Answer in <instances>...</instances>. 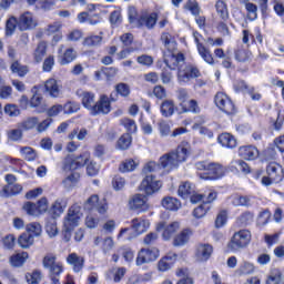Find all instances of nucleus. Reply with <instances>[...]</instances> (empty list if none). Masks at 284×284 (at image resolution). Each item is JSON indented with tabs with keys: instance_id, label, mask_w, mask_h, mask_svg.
Segmentation results:
<instances>
[{
	"instance_id": "nucleus-21",
	"label": "nucleus",
	"mask_w": 284,
	"mask_h": 284,
	"mask_svg": "<svg viewBox=\"0 0 284 284\" xmlns=\"http://www.w3.org/2000/svg\"><path fill=\"white\" fill-rule=\"evenodd\" d=\"M37 26V20L30 12H24L20 16L18 20V28L21 32H26V30H33Z\"/></svg>"
},
{
	"instance_id": "nucleus-45",
	"label": "nucleus",
	"mask_w": 284,
	"mask_h": 284,
	"mask_svg": "<svg viewBox=\"0 0 284 284\" xmlns=\"http://www.w3.org/2000/svg\"><path fill=\"white\" fill-rule=\"evenodd\" d=\"M245 10L247 12V18L250 21H256L258 19V7L252 2H246L245 3Z\"/></svg>"
},
{
	"instance_id": "nucleus-28",
	"label": "nucleus",
	"mask_w": 284,
	"mask_h": 284,
	"mask_svg": "<svg viewBox=\"0 0 284 284\" xmlns=\"http://www.w3.org/2000/svg\"><path fill=\"white\" fill-rule=\"evenodd\" d=\"M217 143H220L222 148L233 150V148H236V138L230 133H222L217 138Z\"/></svg>"
},
{
	"instance_id": "nucleus-12",
	"label": "nucleus",
	"mask_w": 284,
	"mask_h": 284,
	"mask_svg": "<svg viewBox=\"0 0 284 284\" xmlns=\"http://www.w3.org/2000/svg\"><path fill=\"white\" fill-rule=\"evenodd\" d=\"M81 216H83L81 206L79 204L72 205L64 217V227H77L79 221H81Z\"/></svg>"
},
{
	"instance_id": "nucleus-59",
	"label": "nucleus",
	"mask_w": 284,
	"mask_h": 284,
	"mask_svg": "<svg viewBox=\"0 0 284 284\" xmlns=\"http://www.w3.org/2000/svg\"><path fill=\"white\" fill-rule=\"evenodd\" d=\"M79 173H72L71 175H69L67 179L63 180L64 187H67L68 190H70V187H74V185L79 183Z\"/></svg>"
},
{
	"instance_id": "nucleus-43",
	"label": "nucleus",
	"mask_w": 284,
	"mask_h": 284,
	"mask_svg": "<svg viewBox=\"0 0 284 284\" xmlns=\"http://www.w3.org/2000/svg\"><path fill=\"white\" fill-rule=\"evenodd\" d=\"M65 210V202L63 199H58L54 201V203L51 206V214H53L54 217L61 216V213Z\"/></svg>"
},
{
	"instance_id": "nucleus-8",
	"label": "nucleus",
	"mask_w": 284,
	"mask_h": 284,
	"mask_svg": "<svg viewBox=\"0 0 284 284\" xmlns=\"http://www.w3.org/2000/svg\"><path fill=\"white\" fill-rule=\"evenodd\" d=\"M201 77V70L194 64H184L179 67L178 81L179 83H190L194 79Z\"/></svg>"
},
{
	"instance_id": "nucleus-56",
	"label": "nucleus",
	"mask_w": 284,
	"mask_h": 284,
	"mask_svg": "<svg viewBox=\"0 0 284 284\" xmlns=\"http://www.w3.org/2000/svg\"><path fill=\"white\" fill-rule=\"evenodd\" d=\"M252 221H254V213H252L250 211L242 213L237 217V222L240 225H250V223H252Z\"/></svg>"
},
{
	"instance_id": "nucleus-38",
	"label": "nucleus",
	"mask_w": 284,
	"mask_h": 284,
	"mask_svg": "<svg viewBox=\"0 0 284 284\" xmlns=\"http://www.w3.org/2000/svg\"><path fill=\"white\" fill-rule=\"evenodd\" d=\"M235 207H250L252 205V196L250 195H236L232 200Z\"/></svg>"
},
{
	"instance_id": "nucleus-18",
	"label": "nucleus",
	"mask_w": 284,
	"mask_h": 284,
	"mask_svg": "<svg viewBox=\"0 0 284 284\" xmlns=\"http://www.w3.org/2000/svg\"><path fill=\"white\" fill-rule=\"evenodd\" d=\"M181 223L172 222L171 224H165V222H161L156 226V232H162V237L164 241H170L174 234H176L178 230H180Z\"/></svg>"
},
{
	"instance_id": "nucleus-16",
	"label": "nucleus",
	"mask_w": 284,
	"mask_h": 284,
	"mask_svg": "<svg viewBox=\"0 0 284 284\" xmlns=\"http://www.w3.org/2000/svg\"><path fill=\"white\" fill-rule=\"evenodd\" d=\"M90 161V152H83L74 159L68 158L64 161V170H79Z\"/></svg>"
},
{
	"instance_id": "nucleus-33",
	"label": "nucleus",
	"mask_w": 284,
	"mask_h": 284,
	"mask_svg": "<svg viewBox=\"0 0 284 284\" xmlns=\"http://www.w3.org/2000/svg\"><path fill=\"white\" fill-rule=\"evenodd\" d=\"M44 88H45V92H48L50 97H53V99H57V97L61 94V89H59V83H57V81L52 78L45 81Z\"/></svg>"
},
{
	"instance_id": "nucleus-11",
	"label": "nucleus",
	"mask_w": 284,
	"mask_h": 284,
	"mask_svg": "<svg viewBox=\"0 0 284 284\" xmlns=\"http://www.w3.org/2000/svg\"><path fill=\"white\" fill-rule=\"evenodd\" d=\"M159 258L158 248H142L136 256L135 265L141 266L148 263H152Z\"/></svg>"
},
{
	"instance_id": "nucleus-52",
	"label": "nucleus",
	"mask_w": 284,
	"mask_h": 284,
	"mask_svg": "<svg viewBox=\"0 0 284 284\" xmlns=\"http://www.w3.org/2000/svg\"><path fill=\"white\" fill-rule=\"evenodd\" d=\"M283 281V273L278 270H273L266 280V284H280Z\"/></svg>"
},
{
	"instance_id": "nucleus-34",
	"label": "nucleus",
	"mask_w": 284,
	"mask_h": 284,
	"mask_svg": "<svg viewBox=\"0 0 284 284\" xmlns=\"http://www.w3.org/2000/svg\"><path fill=\"white\" fill-rule=\"evenodd\" d=\"M18 245L22 250H30L34 245V236L28 233H23L18 239Z\"/></svg>"
},
{
	"instance_id": "nucleus-49",
	"label": "nucleus",
	"mask_w": 284,
	"mask_h": 284,
	"mask_svg": "<svg viewBox=\"0 0 284 284\" xmlns=\"http://www.w3.org/2000/svg\"><path fill=\"white\" fill-rule=\"evenodd\" d=\"M20 154L26 159V161L37 160V151L30 146L20 148Z\"/></svg>"
},
{
	"instance_id": "nucleus-13",
	"label": "nucleus",
	"mask_w": 284,
	"mask_h": 284,
	"mask_svg": "<svg viewBox=\"0 0 284 284\" xmlns=\"http://www.w3.org/2000/svg\"><path fill=\"white\" fill-rule=\"evenodd\" d=\"M163 183H161V181L156 180V178H154V175L150 174L146 175L142 183H141V190H143V192H145V194H148V196L154 194V192H159V190H161Z\"/></svg>"
},
{
	"instance_id": "nucleus-7",
	"label": "nucleus",
	"mask_w": 284,
	"mask_h": 284,
	"mask_svg": "<svg viewBox=\"0 0 284 284\" xmlns=\"http://www.w3.org/2000/svg\"><path fill=\"white\" fill-rule=\"evenodd\" d=\"M267 176L262 178V185L266 187L274 184L281 183L284 179L283 166L276 162H271L266 166Z\"/></svg>"
},
{
	"instance_id": "nucleus-5",
	"label": "nucleus",
	"mask_w": 284,
	"mask_h": 284,
	"mask_svg": "<svg viewBox=\"0 0 284 284\" xmlns=\"http://www.w3.org/2000/svg\"><path fill=\"white\" fill-rule=\"evenodd\" d=\"M250 243H252V233L248 230H240L229 241L227 250L236 254V252L248 247Z\"/></svg>"
},
{
	"instance_id": "nucleus-58",
	"label": "nucleus",
	"mask_w": 284,
	"mask_h": 284,
	"mask_svg": "<svg viewBox=\"0 0 284 284\" xmlns=\"http://www.w3.org/2000/svg\"><path fill=\"white\" fill-rule=\"evenodd\" d=\"M23 210L27 212V214H29V216H39V214H41L39 212V206H37V204L32 202H27L23 205Z\"/></svg>"
},
{
	"instance_id": "nucleus-9",
	"label": "nucleus",
	"mask_w": 284,
	"mask_h": 284,
	"mask_svg": "<svg viewBox=\"0 0 284 284\" xmlns=\"http://www.w3.org/2000/svg\"><path fill=\"white\" fill-rule=\"evenodd\" d=\"M214 101L219 110H221L225 114H236V106L234 105V102H232V99L227 97V94L223 92H217Z\"/></svg>"
},
{
	"instance_id": "nucleus-10",
	"label": "nucleus",
	"mask_w": 284,
	"mask_h": 284,
	"mask_svg": "<svg viewBox=\"0 0 284 284\" xmlns=\"http://www.w3.org/2000/svg\"><path fill=\"white\" fill-rule=\"evenodd\" d=\"M84 210L88 212L97 210L100 214H108V202L105 200H99V195L93 194L84 202Z\"/></svg>"
},
{
	"instance_id": "nucleus-3",
	"label": "nucleus",
	"mask_w": 284,
	"mask_h": 284,
	"mask_svg": "<svg viewBox=\"0 0 284 284\" xmlns=\"http://www.w3.org/2000/svg\"><path fill=\"white\" fill-rule=\"evenodd\" d=\"M197 175L204 181H216L225 176V166L214 162H197L195 164Z\"/></svg>"
},
{
	"instance_id": "nucleus-36",
	"label": "nucleus",
	"mask_w": 284,
	"mask_h": 284,
	"mask_svg": "<svg viewBox=\"0 0 284 284\" xmlns=\"http://www.w3.org/2000/svg\"><path fill=\"white\" fill-rule=\"evenodd\" d=\"M215 10L222 21H227L230 19V11L227 10V4L223 0H219L215 3Z\"/></svg>"
},
{
	"instance_id": "nucleus-37",
	"label": "nucleus",
	"mask_w": 284,
	"mask_h": 284,
	"mask_svg": "<svg viewBox=\"0 0 284 284\" xmlns=\"http://www.w3.org/2000/svg\"><path fill=\"white\" fill-rule=\"evenodd\" d=\"M194 190H195L194 184L190 182H183L179 186L178 194L182 199H187V196H190L191 194H194Z\"/></svg>"
},
{
	"instance_id": "nucleus-51",
	"label": "nucleus",
	"mask_w": 284,
	"mask_h": 284,
	"mask_svg": "<svg viewBox=\"0 0 284 284\" xmlns=\"http://www.w3.org/2000/svg\"><path fill=\"white\" fill-rule=\"evenodd\" d=\"M235 59L240 63H245L252 59V53L245 49H237L235 51Z\"/></svg>"
},
{
	"instance_id": "nucleus-25",
	"label": "nucleus",
	"mask_w": 284,
	"mask_h": 284,
	"mask_svg": "<svg viewBox=\"0 0 284 284\" xmlns=\"http://www.w3.org/2000/svg\"><path fill=\"white\" fill-rule=\"evenodd\" d=\"M131 223V227L135 232L136 236H139V234H143L144 232H148V229L150 227V221L143 217H135L132 220Z\"/></svg>"
},
{
	"instance_id": "nucleus-62",
	"label": "nucleus",
	"mask_w": 284,
	"mask_h": 284,
	"mask_svg": "<svg viewBox=\"0 0 284 284\" xmlns=\"http://www.w3.org/2000/svg\"><path fill=\"white\" fill-rule=\"evenodd\" d=\"M138 163L134 160H126L120 165V172H134Z\"/></svg>"
},
{
	"instance_id": "nucleus-29",
	"label": "nucleus",
	"mask_w": 284,
	"mask_h": 284,
	"mask_svg": "<svg viewBox=\"0 0 284 284\" xmlns=\"http://www.w3.org/2000/svg\"><path fill=\"white\" fill-rule=\"evenodd\" d=\"M197 53L205 63L214 65V55H212V51H210L203 43H197Z\"/></svg>"
},
{
	"instance_id": "nucleus-63",
	"label": "nucleus",
	"mask_w": 284,
	"mask_h": 284,
	"mask_svg": "<svg viewBox=\"0 0 284 284\" xmlns=\"http://www.w3.org/2000/svg\"><path fill=\"white\" fill-rule=\"evenodd\" d=\"M16 241H17V237H14V235L12 234H9L2 237V245L4 250H12L14 247Z\"/></svg>"
},
{
	"instance_id": "nucleus-64",
	"label": "nucleus",
	"mask_w": 284,
	"mask_h": 284,
	"mask_svg": "<svg viewBox=\"0 0 284 284\" xmlns=\"http://www.w3.org/2000/svg\"><path fill=\"white\" fill-rule=\"evenodd\" d=\"M28 284H39L41 283V272L34 271L33 273H28L26 275Z\"/></svg>"
},
{
	"instance_id": "nucleus-31",
	"label": "nucleus",
	"mask_w": 284,
	"mask_h": 284,
	"mask_svg": "<svg viewBox=\"0 0 284 284\" xmlns=\"http://www.w3.org/2000/svg\"><path fill=\"white\" fill-rule=\"evenodd\" d=\"M21 192H23V186H21V184H8L3 186L1 196L8 199V196H16L17 194H21Z\"/></svg>"
},
{
	"instance_id": "nucleus-4",
	"label": "nucleus",
	"mask_w": 284,
	"mask_h": 284,
	"mask_svg": "<svg viewBox=\"0 0 284 284\" xmlns=\"http://www.w3.org/2000/svg\"><path fill=\"white\" fill-rule=\"evenodd\" d=\"M42 265L45 270H49L52 284H61L60 278L61 274H63V263L57 261V255L53 253L47 254L42 260Z\"/></svg>"
},
{
	"instance_id": "nucleus-39",
	"label": "nucleus",
	"mask_w": 284,
	"mask_h": 284,
	"mask_svg": "<svg viewBox=\"0 0 284 284\" xmlns=\"http://www.w3.org/2000/svg\"><path fill=\"white\" fill-rule=\"evenodd\" d=\"M10 70L12 74H18L19 77H26V74L30 72V70L28 69V65H23L17 60L11 63Z\"/></svg>"
},
{
	"instance_id": "nucleus-24",
	"label": "nucleus",
	"mask_w": 284,
	"mask_h": 284,
	"mask_svg": "<svg viewBox=\"0 0 284 284\" xmlns=\"http://www.w3.org/2000/svg\"><path fill=\"white\" fill-rule=\"evenodd\" d=\"M94 245H101V250L103 254H108V252H111V250L114 248V240L110 236L102 237V236H95L93 237Z\"/></svg>"
},
{
	"instance_id": "nucleus-44",
	"label": "nucleus",
	"mask_w": 284,
	"mask_h": 284,
	"mask_svg": "<svg viewBox=\"0 0 284 284\" xmlns=\"http://www.w3.org/2000/svg\"><path fill=\"white\" fill-rule=\"evenodd\" d=\"M17 26H19V20L13 16L10 17L6 22V37H12L17 30Z\"/></svg>"
},
{
	"instance_id": "nucleus-22",
	"label": "nucleus",
	"mask_w": 284,
	"mask_h": 284,
	"mask_svg": "<svg viewBox=\"0 0 284 284\" xmlns=\"http://www.w3.org/2000/svg\"><path fill=\"white\" fill-rule=\"evenodd\" d=\"M68 265H71L73 272L79 273L85 265V258L77 253H71L67 256Z\"/></svg>"
},
{
	"instance_id": "nucleus-53",
	"label": "nucleus",
	"mask_w": 284,
	"mask_h": 284,
	"mask_svg": "<svg viewBox=\"0 0 284 284\" xmlns=\"http://www.w3.org/2000/svg\"><path fill=\"white\" fill-rule=\"evenodd\" d=\"M88 136V129H74L71 133H69L68 139L73 141V139H78V141H83Z\"/></svg>"
},
{
	"instance_id": "nucleus-48",
	"label": "nucleus",
	"mask_w": 284,
	"mask_h": 284,
	"mask_svg": "<svg viewBox=\"0 0 284 284\" xmlns=\"http://www.w3.org/2000/svg\"><path fill=\"white\" fill-rule=\"evenodd\" d=\"M255 270L256 268L254 267V264L250 262H243V264L237 270V274H240V276H247L250 274H254Z\"/></svg>"
},
{
	"instance_id": "nucleus-20",
	"label": "nucleus",
	"mask_w": 284,
	"mask_h": 284,
	"mask_svg": "<svg viewBox=\"0 0 284 284\" xmlns=\"http://www.w3.org/2000/svg\"><path fill=\"white\" fill-rule=\"evenodd\" d=\"M77 97L80 98L81 103L85 110H89L90 114L95 105L97 95L93 92L85 91L83 89H79L77 91Z\"/></svg>"
},
{
	"instance_id": "nucleus-6",
	"label": "nucleus",
	"mask_w": 284,
	"mask_h": 284,
	"mask_svg": "<svg viewBox=\"0 0 284 284\" xmlns=\"http://www.w3.org/2000/svg\"><path fill=\"white\" fill-rule=\"evenodd\" d=\"M159 19V14L156 12L153 13H142L140 17L136 16V9L131 8L129 10V21L133 23L138 28H148V30H152L154 26H156V21Z\"/></svg>"
},
{
	"instance_id": "nucleus-17",
	"label": "nucleus",
	"mask_w": 284,
	"mask_h": 284,
	"mask_svg": "<svg viewBox=\"0 0 284 284\" xmlns=\"http://www.w3.org/2000/svg\"><path fill=\"white\" fill-rule=\"evenodd\" d=\"M130 210H135L136 212H148L150 210V204L148 203V196L143 194H135L129 201Z\"/></svg>"
},
{
	"instance_id": "nucleus-30",
	"label": "nucleus",
	"mask_w": 284,
	"mask_h": 284,
	"mask_svg": "<svg viewBox=\"0 0 284 284\" xmlns=\"http://www.w3.org/2000/svg\"><path fill=\"white\" fill-rule=\"evenodd\" d=\"M161 203L164 210H170L171 212H176L181 210V201H179V199L176 197L166 196L162 200Z\"/></svg>"
},
{
	"instance_id": "nucleus-55",
	"label": "nucleus",
	"mask_w": 284,
	"mask_h": 284,
	"mask_svg": "<svg viewBox=\"0 0 284 284\" xmlns=\"http://www.w3.org/2000/svg\"><path fill=\"white\" fill-rule=\"evenodd\" d=\"M232 166L243 174H250V165L243 160H235L232 162Z\"/></svg>"
},
{
	"instance_id": "nucleus-47",
	"label": "nucleus",
	"mask_w": 284,
	"mask_h": 284,
	"mask_svg": "<svg viewBox=\"0 0 284 284\" xmlns=\"http://www.w3.org/2000/svg\"><path fill=\"white\" fill-rule=\"evenodd\" d=\"M26 230L29 235L33 236V239H34V236H41V232H43L41 224H39L37 222L29 223L26 226Z\"/></svg>"
},
{
	"instance_id": "nucleus-14",
	"label": "nucleus",
	"mask_w": 284,
	"mask_h": 284,
	"mask_svg": "<svg viewBox=\"0 0 284 284\" xmlns=\"http://www.w3.org/2000/svg\"><path fill=\"white\" fill-rule=\"evenodd\" d=\"M214 252V247L210 244H197L195 246L194 260L196 263H207L212 257V253Z\"/></svg>"
},
{
	"instance_id": "nucleus-26",
	"label": "nucleus",
	"mask_w": 284,
	"mask_h": 284,
	"mask_svg": "<svg viewBox=\"0 0 284 284\" xmlns=\"http://www.w3.org/2000/svg\"><path fill=\"white\" fill-rule=\"evenodd\" d=\"M239 154L242 159L246 161H254V159H258V149L256 146H241L239 149Z\"/></svg>"
},
{
	"instance_id": "nucleus-42",
	"label": "nucleus",
	"mask_w": 284,
	"mask_h": 284,
	"mask_svg": "<svg viewBox=\"0 0 284 284\" xmlns=\"http://www.w3.org/2000/svg\"><path fill=\"white\" fill-rule=\"evenodd\" d=\"M37 125H39V119L37 116H30L22 121L19 128H21V130H34Z\"/></svg>"
},
{
	"instance_id": "nucleus-35",
	"label": "nucleus",
	"mask_w": 284,
	"mask_h": 284,
	"mask_svg": "<svg viewBox=\"0 0 284 284\" xmlns=\"http://www.w3.org/2000/svg\"><path fill=\"white\" fill-rule=\"evenodd\" d=\"M28 252L14 254L10 257V265L12 267H22L28 261Z\"/></svg>"
},
{
	"instance_id": "nucleus-46",
	"label": "nucleus",
	"mask_w": 284,
	"mask_h": 284,
	"mask_svg": "<svg viewBox=\"0 0 284 284\" xmlns=\"http://www.w3.org/2000/svg\"><path fill=\"white\" fill-rule=\"evenodd\" d=\"M103 41V37L91 34L83 41V45L87 48H97Z\"/></svg>"
},
{
	"instance_id": "nucleus-40",
	"label": "nucleus",
	"mask_w": 284,
	"mask_h": 284,
	"mask_svg": "<svg viewBox=\"0 0 284 284\" xmlns=\"http://www.w3.org/2000/svg\"><path fill=\"white\" fill-rule=\"evenodd\" d=\"M47 52H48V44L45 42H40L33 53L34 61L37 63H41Z\"/></svg>"
},
{
	"instance_id": "nucleus-23",
	"label": "nucleus",
	"mask_w": 284,
	"mask_h": 284,
	"mask_svg": "<svg viewBox=\"0 0 284 284\" xmlns=\"http://www.w3.org/2000/svg\"><path fill=\"white\" fill-rule=\"evenodd\" d=\"M62 51H63V47L59 49L58 61L60 65H68V63H72V61L77 59V51L74 49L69 48L61 54Z\"/></svg>"
},
{
	"instance_id": "nucleus-15",
	"label": "nucleus",
	"mask_w": 284,
	"mask_h": 284,
	"mask_svg": "<svg viewBox=\"0 0 284 284\" xmlns=\"http://www.w3.org/2000/svg\"><path fill=\"white\" fill-rule=\"evenodd\" d=\"M112 105L108 95H101L100 99L93 105L91 111L92 116H99V114H110Z\"/></svg>"
},
{
	"instance_id": "nucleus-61",
	"label": "nucleus",
	"mask_w": 284,
	"mask_h": 284,
	"mask_svg": "<svg viewBox=\"0 0 284 284\" xmlns=\"http://www.w3.org/2000/svg\"><path fill=\"white\" fill-rule=\"evenodd\" d=\"M9 141H21L23 139V131L21 129H11L7 132Z\"/></svg>"
},
{
	"instance_id": "nucleus-57",
	"label": "nucleus",
	"mask_w": 284,
	"mask_h": 284,
	"mask_svg": "<svg viewBox=\"0 0 284 284\" xmlns=\"http://www.w3.org/2000/svg\"><path fill=\"white\" fill-rule=\"evenodd\" d=\"M184 8L185 10H190L194 17H199V14H201V8L199 7V2L195 0H189Z\"/></svg>"
},
{
	"instance_id": "nucleus-54",
	"label": "nucleus",
	"mask_w": 284,
	"mask_h": 284,
	"mask_svg": "<svg viewBox=\"0 0 284 284\" xmlns=\"http://www.w3.org/2000/svg\"><path fill=\"white\" fill-rule=\"evenodd\" d=\"M136 63L143 65L144 68H151L154 63V58L152 55L142 54L136 58Z\"/></svg>"
},
{
	"instance_id": "nucleus-50",
	"label": "nucleus",
	"mask_w": 284,
	"mask_h": 284,
	"mask_svg": "<svg viewBox=\"0 0 284 284\" xmlns=\"http://www.w3.org/2000/svg\"><path fill=\"white\" fill-rule=\"evenodd\" d=\"M45 232L48 236H50V239H54V236L59 234V229L57 227V220L51 219L47 222Z\"/></svg>"
},
{
	"instance_id": "nucleus-60",
	"label": "nucleus",
	"mask_w": 284,
	"mask_h": 284,
	"mask_svg": "<svg viewBox=\"0 0 284 284\" xmlns=\"http://www.w3.org/2000/svg\"><path fill=\"white\" fill-rule=\"evenodd\" d=\"M121 125H123L130 134H134V132H136V122H134V120L124 118L121 120Z\"/></svg>"
},
{
	"instance_id": "nucleus-27",
	"label": "nucleus",
	"mask_w": 284,
	"mask_h": 284,
	"mask_svg": "<svg viewBox=\"0 0 284 284\" xmlns=\"http://www.w3.org/2000/svg\"><path fill=\"white\" fill-rule=\"evenodd\" d=\"M191 236H192V231L190 229L183 230L173 240L174 247H183V245H187V243H190Z\"/></svg>"
},
{
	"instance_id": "nucleus-41",
	"label": "nucleus",
	"mask_w": 284,
	"mask_h": 284,
	"mask_svg": "<svg viewBox=\"0 0 284 284\" xmlns=\"http://www.w3.org/2000/svg\"><path fill=\"white\" fill-rule=\"evenodd\" d=\"M130 145H132V135L130 133H124L116 142L118 150H128Z\"/></svg>"
},
{
	"instance_id": "nucleus-32",
	"label": "nucleus",
	"mask_w": 284,
	"mask_h": 284,
	"mask_svg": "<svg viewBox=\"0 0 284 284\" xmlns=\"http://www.w3.org/2000/svg\"><path fill=\"white\" fill-rule=\"evenodd\" d=\"M160 110L162 116L170 118L174 115V112H176V105L172 100H164L161 104Z\"/></svg>"
},
{
	"instance_id": "nucleus-2",
	"label": "nucleus",
	"mask_w": 284,
	"mask_h": 284,
	"mask_svg": "<svg viewBox=\"0 0 284 284\" xmlns=\"http://www.w3.org/2000/svg\"><path fill=\"white\" fill-rule=\"evenodd\" d=\"M161 41L164 43V63L170 70H176L179 72V68H183V63H185V57L183 53H176V41L172 39V34L162 33Z\"/></svg>"
},
{
	"instance_id": "nucleus-19",
	"label": "nucleus",
	"mask_w": 284,
	"mask_h": 284,
	"mask_svg": "<svg viewBox=\"0 0 284 284\" xmlns=\"http://www.w3.org/2000/svg\"><path fill=\"white\" fill-rule=\"evenodd\" d=\"M176 261H179V254L169 252L158 262L159 272H170L176 264Z\"/></svg>"
},
{
	"instance_id": "nucleus-1",
	"label": "nucleus",
	"mask_w": 284,
	"mask_h": 284,
	"mask_svg": "<svg viewBox=\"0 0 284 284\" xmlns=\"http://www.w3.org/2000/svg\"><path fill=\"white\" fill-rule=\"evenodd\" d=\"M190 156V144L182 143L178 146L174 152L164 154L160 158V164L156 162H149L145 164L143 172L144 174H150L152 172H160V170H174V168H179V163H183Z\"/></svg>"
}]
</instances>
